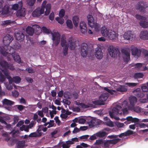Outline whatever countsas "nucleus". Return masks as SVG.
Listing matches in <instances>:
<instances>
[{
    "label": "nucleus",
    "mask_w": 148,
    "mask_h": 148,
    "mask_svg": "<svg viewBox=\"0 0 148 148\" xmlns=\"http://www.w3.org/2000/svg\"><path fill=\"white\" fill-rule=\"evenodd\" d=\"M13 40V36L9 34H7L3 38V42L5 46L1 47L0 49V51L3 56L7 55L8 52L7 51H10V50H13V48L9 45Z\"/></svg>",
    "instance_id": "obj_1"
},
{
    "label": "nucleus",
    "mask_w": 148,
    "mask_h": 148,
    "mask_svg": "<svg viewBox=\"0 0 148 148\" xmlns=\"http://www.w3.org/2000/svg\"><path fill=\"white\" fill-rule=\"evenodd\" d=\"M0 69L6 76L8 75L7 72L8 69L11 70H13L14 69L12 64H9L7 62L3 60H0Z\"/></svg>",
    "instance_id": "obj_2"
},
{
    "label": "nucleus",
    "mask_w": 148,
    "mask_h": 148,
    "mask_svg": "<svg viewBox=\"0 0 148 148\" xmlns=\"http://www.w3.org/2000/svg\"><path fill=\"white\" fill-rule=\"evenodd\" d=\"M121 109V106L119 105H117L115 107L113 108L111 111L109 112L110 117L112 119H114L116 120H119L120 119L119 117L116 116L119 114L120 115L122 114L121 111H120Z\"/></svg>",
    "instance_id": "obj_3"
},
{
    "label": "nucleus",
    "mask_w": 148,
    "mask_h": 148,
    "mask_svg": "<svg viewBox=\"0 0 148 148\" xmlns=\"http://www.w3.org/2000/svg\"><path fill=\"white\" fill-rule=\"evenodd\" d=\"M109 94L108 93H104L101 94L99 97V100L93 101V103L96 105H103L105 102L108 98Z\"/></svg>",
    "instance_id": "obj_4"
},
{
    "label": "nucleus",
    "mask_w": 148,
    "mask_h": 148,
    "mask_svg": "<svg viewBox=\"0 0 148 148\" xmlns=\"http://www.w3.org/2000/svg\"><path fill=\"white\" fill-rule=\"evenodd\" d=\"M120 140V138H117V139L105 140L103 143L104 147V148H109L112 146V145H111V144L114 145L116 144Z\"/></svg>",
    "instance_id": "obj_5"
},
{
    "label": "nucleus",
    "mask_w": 148,
    "mask_h": 148,
    "mask_svg": "<svg viewBox=\"0 0 148 148\" xmlns=\"http://www.w3.org/2000/svg\"><path fill=\"white\" fill-rule=\"evenodd\" d=\"M87 122L89 126L91 127L100 125V121L99 120L92 117L89 118Z\"/></svg>",
    "instance_id": "obj_6"
},
{
    "label": "nucleus",
    "mask_w": 148,
    "mask_h": 148,
    "mask_svg": "<svg viewBox=\"0 0 148 148\" xmlns=\"http://www.w3.org/2000/svg\"><path fill=\"white\" fill-rule=\"evenodd\" d=\"M147 7V4L146 2L143 1H141L138 3L136 9L141 12H144L145 11L146 8Z\"/></svg>",
    "instance_id": "obj_7"
},
{
    "label": "nucleus",
    "mask_w": 148,
    "mask_h": 148,
    "mask_svg": "<svg viewBox=\"0 0 148 148\" xmlns=\"http://www.w3.org/2000/svg\"><path fill=\"white\" fill-rule=\"evenodd\" d=\"M52 40L53 41L54 44L56 46H57L59 44L60 39V35L57 32H54L51 33Z\"/></svg>",
    "instance_id": "obj_8"
},
{
    "label": "nucleus",
    "mask_w": 148,
    "mask_h": 148,
    "mask_svg": "<svg viewBox=\"0 0 148 148\" xmlns=\"http://www.w3.org/2000/svg\"><path fill=\"white\" fill-rule=\"evenodd\" d=\"M123 37L125 40L132 41L135 38V35L132 31H129L125 32Z\"/></svg>",
    "instance_id": "obj_9"
},
{
    "label": "nucleus",
    "mask_w": 148,
    "mask_h": 148,
    "mask_svg": "<svg viewBox=\"0 0 148 148\" xmlns=\"http://www.w3.org/2000/svg\"><path fill=\"white\" fill-rule=\"evenodd\" d=\"M47 2L46 1H44L42 4L41 8L45 11V8L46 11L45 12V15L47 16L49 15L50 11L51 8V5L50 3H48L46 5Z\"/></svg>",
    "instance_id": "obj_10"
},
{
    "label": "nucleus",
    "mask_w": 148,
    "mask_h": 148,
    "mask_svg": "<svg viewBox=\"0 0 148 148\" xmlns=\"http://www.w3.org/2000/svg\"><path fill=\"white\" fill-rule=\"evenodd\" d=\"M88 52V47L86 43H83L81 45V54L83 57H86Z\"/></svg>",
    "instance_id": "obj_11"
},
{
    "label": "nucleus",
    "mask_w": 148,
    "mask_h": 148,
    "mask_svg": "<svg viewBox=\"0 0 148 148\" xmlns=\"http://www.w3.org/2000/svg\"><path fill=\"white\" fill-rule=\"evenodd\" d=\"M118 49L115 48L113 46H110L109 48L108 52L110 56L113 58L116 57L119 52Z\"/></svg>",
    "instance_id": "obj_12"
},
{
    "label": "nucleus",
    "mask_w": 148,
    "mask_h": 148,
    "mask_svg": "<svg viewBox=\"0 0 148 148\" xmlns=\"http://www.w3.org/2000/svg\"><path fill=\"white\" fill-rule=\"evenodd\" d=\"M11 51L10 50V51H7V52H8V54L9 53L10 54L16 62L19 64L22 63L21 62V59L19 55L15 52L13 53L14 50H12V52H11Z\"/></svg>",
    "instance_id": "obj_13"
},
{
    "label": "nucleus",
    "mask_w": 148,
    "mask_h": 148,
    "mask_svg": "<svg viewBox=\"0 0 148 148\" xmlns=\"http://www.w3.org/2000/svg\"><path fill=\"white\" fill-rule=\"evenodd\" d=\"M43 9L39 7L37 8L32 13V16L34 17H37L40 16L45 12Z\"/></svg>",
    "instance_id": "obj_14"
},
{
    "label": "nucleus",
    "mask_w": 148,
    "mask_h": 148,
    "mask_svg": "<svg viewBox=\"0 0 148 148\" xmlns=\"http://www.w3.org/2000/svg\"><path fill=\"white\" fill-rule=\"evenodd\" d=\"M88 24L89 26L91 28L95 27V28L96 25L95 24L94 19L92 15H89L87 16Z\"/></svg>",
    "instance_id": "obj_15"
},
{
    "label": "nucleus",
    "mask_w": 148,
    "mask_h": 148,
    "mask_svg": "<svg viewBox=\"0 0 148 148\" xmlns=\"http://www.w3.org/2000/svg\"><path fill=\"white\" fill-rule=\"evenodd\" d=\"M131 51L132 55L139 57L140 56L142 50L137 47H134L131 49Z\"/></svg>",
    "instance_id": "obj_16"
},
{
    "label": "nucleus",
    "mask_w": 148,
    "mask_h": 148,
    "mask_svg": "<svg viewBox=\"0 0 148 148\" xmlns=\"http://www.w3.org/2000/svg\"><path fill=\"white\" fill-rule=\"evenodd\" d=\"M16 39L19 41H23L25 37L24 34L21 31H18L15 34Z\"/></svg>",
    "instance_id": "obj_17"
},
{
    "label": "nucleus",
    "mask_w": 148,
    "mask_h": 148,
    "mask_svg": "<svg viewBox=\"0 0 148 148\" xmlns=\"http://www.w3.org/2000/svg\"><path fill=\"white\" fill-rule=\"evenodd\" d=\"M79 27L81 33L85 34L87 32V28L86 23L83 21H81L79 24Z\"/></svg>",
    "instance_id": "obj_18"
},
{
    "label": "nucleus",
    "mask_w": 148,
    "mask_h": 148,
    "mask_svg": "<svg viewBox=\"0 0 148 148\" xmlns=\"http://www.w3.org/2000/svg\"><path fill=\"white\" fill-rule=\"evenodd\" d=\"M130 105L128 106V109L130 110H132L133 108V106H134V104L137 101V99L134 96H132L130 97L129 99Z\"/></svg>",
    "instance_id": "obj_19"
},
{
    "label": "nucleus",
    "mask_w": 148,
    "mask_h": 148,
    "mask_svg": "<svg viewBox=\"0 0 148 148\" xmlns=\"http://www.w3.org/2000/svg\"><path fill=\"white\" fill-rule=\"evenodd\" d=\"M7 78L10 79V82H14L15 83H18L20 82L21 79L20 77L18 76L14 77L13 78L10 75H8Z\"/></svg>",
    "instance_id": "obj_20"
},
{
    "label": "nucleus",
    "mask_w": 148,
    "mask_h": 148,
    "mask_svg": "<svg viewBox=\"0 0 148 148\" xmlns=\"http://www.w3.org/2000/svg\"><path fill=\"white\" fill-rule=\"evenodd\" d=\"M68 42L69 49L71 50H74L75 48V42L73 38L71 37L69 39Z\"/></svg>",
    "instance_id": "obj_21"
},
{
    "label": "nucleus",
    "mask_w": 148,
    "mask_h": 148,
    "mask_svg": "<svg viewBox=\"0 0 148 148\" xmlns=\"http://www.w3.org/2000/svg\"><path fill=\"white\" fill-rule=\"evenodd\" d=\"M95 54L97 58L99 59H101L103 57V52L100 48L96 49Z\"/></svg>",
    "instance_id": "obj_22"
},
{
    "label": "nucleus",
    "mask_w": 148,
    "mask_h": 148,
    "mask_svg": "<svg viewBox=\"0 0 148 148\" xmlns=\"http://www.w3.org/2000/svg\"><path fill=\"white\" fill-rule=\"evenodd\" d=\"M122 107H123V108H122L121 107V109H120V111H121V112H123V114L125 115L127 114L128 113V110H129L128 109V106L127 104L126 103H123L122 104Z\"/></svg>",
    "instance_id": "obj_23"
},
{
    "label": "nucleus",
    "mask_w": 148,
    "mask_h": 148,
    "mask_svg": "<svg viewBox=\"0 0 148 148\" xmlns=\"http://www.w3.org/2000/svg\"><path fill=\"white\" fill-rule=\"evenodd\" d=\"M122 53L126 56L125 60L126 62H128L130 58V53L127 49H123L121 50Z\"/></svg>",
    "instance_id": "obj_24"
},
{
    "label": "nucleus",
    "mask_w": 148,
    "mask_h": 148,
    "mask_svg": "<svg viewBox=\"0 0 148 148\" xmlns=\"http://www.w3.org/2000/svg\"><path fill=\"white\" fill-rule=\"evenodd\" d=\"M17 12L16 15L18 17H24L25 15L26 9L22 7Z\"/></svg>",
    "instance_id": "obj_25"
},
{
    "label": "nucleus",
    "mask_w": 148,
    "mask_h": 148,
    "mask_svg": "<svg viewBox=\"0 0 148 148\" xmlns=\"http://www.w3.org/2000/svg\"><path fill=\"white\" fill-rule=\"evenodd\" d=\"M140 37L142 39L148 40V31L146 30L142 31L140 32Z\"/></svg>",
    "instance_id": "obj_26"
},
{
    "label": "nucleus",
    "mask_w": 148,
    "mask_h": 148,
    "mask_svg": "<svg viewBox=\"0 0 148 148\" xmlns=\"http://www.w3.org/2000/svg\"><path fill=\"white\" fill-rule=\"evenodd\" d=\"M110 31L104 26L101 28V32L102 36L106 37L108 36V34Z\"/></svg>",
    "instance_id": "obj_27"
},
{
    "label": "nucleus",
    "mask_w": 148,
    "mask_h": 148,
    "mask_svg": "<svg viewBox=\"0 0 148 148\" xmlns=\"http://www.w3.org/2000/svg\"><path fill=\"white\" fill-rule=\"evenodd\" d=\"M108 36L106 37L108 38L110 40H114L116 37V32L112 30H110L108 34Z\"/></svg>",
    "instance_id": "obj_28"
},
{
    "label": "nucleus",
    "mask_w": 148,
    "mask_h": 148,
    "mask_svg": "<svg viewBox=\"0 0 148 148\" xmlns=\"http://www.w3.org/2000/svg\"><path fill=\"white\" fill-rule=\"evenodd\" d=\"M127 90V86L125 85H120L116 89L117 91L121 92H126Z\"/></svg>",
    "instance_id": "obj_29"
},
{
    "label": "nucleus",
    "mask_w": 148,
    "mask_h": 148,
    "mask_svg": "<svg viewBox=\"0 0 148 148\" xmlns=\"http://www.w3.org/2000/svg\"><path fill=\"white\" fill-rule=\"evenodd\" d=\"M61 45L62 47H64L68 45L66 40V38L64 35L63 34L61 38Z\"/></svg>",
    "instance_id": "obj_30"
},
{
    "label": "nucleus",
    "mask_w": 148,
    "mask_h": 148,
    "mask_svg": "<svg viewBox=\"0 0 148 148\" xmlns=\"http://www.w3.org/2000/svg\"><path fill=\"white\" fill-rule=\"evenodd\" d=\"M3 103V105H12L14 104V102L6 99H4L2 101Z\"/></svg>",
    "instance_id": "obj_31"
},
{
    "label": "nucleus",
    "mask_w": 148,
    "mask_h": 148,
    "mask_svg": "<svg viewBox=\"0 0 148 148\" xmlns=\"http://www.w3.org/2000/svg\"><path fill=\"white\" fill-rule=\"evenodd\" d=\"M23 6V3L22 1H20L18 4H14L12 7V8L14 10H17L18 8H22Z\"/></svg>",
    "instance_id": "obj_32"
},
{
    "label": "nucleus",
    "mask_w": 148,
    "mask_h": 148,
    "mask_svg": "<svg viewBox=\"0 0 148 148\" xmlns=\"http://www.w3.org/2000/svg\"><path fill=\"white\" fill-rule=\"evenodd\" d=\"M26 32L30 36H32L34 32V29L33 27L28 26L26 29Z\"/></svg>",
    "instance_id": "obj_33"
},
{
    "label": "nucleus",
    "mask_w": 148,
    "mask_h": 148,
    "mask_svg": "<svg viewBox=\"0 0 148 148\" xmlns=\"http://www.w3.org/2000/svg\"><path fill=\"white\" fill-rule=\"evenodd\" d=\"M73 23L75 27H77L79 22V18L77 16H75L73 18Z\"/></svg>",
    "instance_id": "obj_34"
},
{
    "label": "nucleus",
    "mask_w": 148,
    "mask_h": 148,
    "mask_svg": "<svg viewBox=\"0 0 148 148\" xmlns=\"http://www.w3.org/2000/svg\"><path fill=\"white\" fill-rule=\"evenodd\" d=\"M9 10V7L7 5H5L3 8H2L1 14H6L8 13Z\"/></svg>",
    "instance_id": "obj_35"
},
{
    "label": "nucleus",
    "mask_w": 148,
    "mask_h": 148,
    "mask_svg": "<svg viewBox=\"0 0 148 148\" xmlns=\"http://www.w3.org/2000/svg\"><path fill=\"white\" fill-rule=\"evenodd\" d=\"M25 140H21L18 141L17 143V148H23L25 145Z\"/></svg>",
    "instance_id": "obj_36"
},
{
    "label": "nucleus",
    "mask_w": 148,
    "mask_h": 148,
    "mask_svg": "<svg viewBox=\"0 0 148 148\" xmlns=\"http://www.w3.org/2000/svg\"><path fill=\"white\" fill-rule=\"evenodd\" d=\"M64 97L66 99H70L72 97V95L71 92L67 91L64 93Z\"/></svg>",
    "instance_id": "obj_37"
},
{
    "label": "nucleus",
    "mask_w": 148,
    "mask_h": 148,
    "mask_svg": "<svg viewBox=\"0 0 148 148\" xmlns=\"http://www.w3.org/2000/svg\"><path fill=\"white\" fill-rule=\"evenodd\" d=\"M145 21H140L139 23L140 25L143 28L148 27V22Z\"/></svg>",
    "instance_id": "obj_38"
},
{
    "label": "nucleus",
    "mask_w": 148,
    "mask_h": 148,
    "mask_svg": "<svg viewBox=\"0 0 148 148\" xmlns=\"http://www.w3.org/2000/svg\"><path fill=\"white\" fill-rule=\"evenodd\" d=\"M143 74L141 73H137L134 74V77L135 79L143 78Z\"/></svg>",
    "instance_id": "obj_39"
},
{
    "label": "nucleus",
    "mask_w": 148,
    "mask_h": 148,
    "mask_svg": "<svg viewBox=\"0 0 148 148\" xmlns=\"http://www.w3.org/2000/svg\"><path fill=\"white\" fill-rule=\"evenodd\" d=\"M66 24L67 27L69 28L70 29H71L73 28V24L71 20L69 19L67 20L66 21Z\"/></svg>",
    "instance_id": "obj_40"
},
{
    "label": "nucleus",
    "mask_w": 148,
    "mask_h": 148,
    "mask_svg": "<svg viewBox=\"0 0 148 148\" xmlns=\"http://www.w3.org/2000/svg\"><path fill=\"white\" fill-rule=\"evenodd\" d=\"M92 104L89 103L86 104L84 103H81L80 105L81 107L84 108H87L89 107H92Z\"/></svg>",
    "instance_id": "obj_41"
},
{
    "label": "nucleus",
    "mask_w": 148,
    "mask_h": 148,
    "mask_svg": "<svg viewBox=\"0 0 148 148\" xmlns=\"http://www.w3.org/2000/svg\"><path fill=\"white\" fill-rule=\"evenodd\" d=\"M106 133L105 132H99L96 134L97 136L103 137L106 135Z\"/></svg>",
    "instance_id": "obj_42"
},
{
    "label": "nucleus",
    "mask_w": 148,
    "mask_h": 148,
    "mask_svg": "<svg viewBox=\"0 0 148 148\" xmlns=\"http://www.w3.org/2000/svg\"><path fill=\"white\" fill-rule=\"evenodd\" d=\"M104 90L107 91L108 93H110V94L113 95L115 93H116V92L114 90H110L107 87H104Z\"/></svg>",
    "instance_id": "obj_43"
},
{
    "label": "nucleus",
    "mask_w": 148,
    "mask_h": 148,
    "mask_svg": "<svg viewBox=\"0 0 148 148\" xmlns=\"http://www.w3.org/2000/svg\"><path fill=\"white\" fill-rule=\"evenodd\" d=\"M12 82H10V79H9V83H6L5 84V86L7 89L8 90H11L13 88V84H12Z\"/></svg>",
    "instance_id": "obj_44"
},
{
    "label": "nucleus",
    "mask_w": 148,
    "mask_h": 148,
    "mask_svg": "<svg viewBox=\"0 0 148 148\" xmlns=\"http://www.w3.org/2000/svg\"><path fill=\"white\" fill-rule=\"evenodd\" d=\"M135 17L138 20H140V21H145L146 20V18L141 15L136 14L135 16Z\"/></svg>",
    "instance_id": "obj_45"
},
{
    "label": "nucleus",
    "mask_w": 148,
    "mask_h": 148,
    "mask_svg": "<svg viewBox=\"0 0 148 148\" xmlns=\"http://www.w3.org/2000/svg\"><path fill=\"white\" fill-rule=\"evenodd\" d=\"M29 137H40V134H37L36 132H34L31 133L28 136Z\"/></svg>",
    "instance_id": "obj_46"
},
{
    "label": "nucleus",
    "mask_w": 148,
    "mask_h": 148,
    "mask_svg": "<svg viewBox=\"0 0 148 148\" xmlns=\"http://www.w3.org/2000/svg\"><path fill=\"white\" fill-rule=\"evenodd\" d=\"M145 94L144 93L141 92H138L136 94V96L138 98L143 97L145 96Z\"/></svg>",
    "instance_id": "obj_47"
},
{
    "label": "nucleus",
    "mask_w": 148,
    "mask_h": 148,
    "mask_svg": "<svg viewBox=\"0 0 148 148\" xmlns=\"http://www.w3.org/2000/svg\"><path fill=\"white\" fill-rule=\"evenodd\" d=\"M68 45H66L64 47L63 49V52L64 55L66 56L67 54L68 50Z\"/></svg>",
    "instance_id": "obj_48"
},
{
    "label": "nucleus",
    "mask_w": 148,
    "mask_h": 148,
    "mask_svg": "<svg viewBox=\"0 0 148 148\" xmlns=\"http://www.w3.org/2000/svg\"><path fill=\"white\" fill-rule=\"evenodd\" d=\"M147 86H143L141 87V89L143 92H145L148 91V82L147 84Z\"/></svg>",
    "instance_id": "obj_49"
},
{
    "label": "nucleus",
    "mask_w": 148,
    "mask_h": 148,
    "mask_svg": "<svg viewBox=\"0 0 148 148\" xmlns=\"http://www.w3.org/2000/svg\"><path fill=\"white\" fill-rule=\"evenodd\" d=\"M56 20L59 23L62 24L64 23V20L62 18L57 17L56 18Z\"/></svg>",
    "instance_id": "obj_50"
},
{
    "label": "nucleus",
    "mask_w": 148,
    "mask_h": 148,
    "mask_svg": "<svg viewBox=\"0 0 148 148\" xmlns=\"http://www.w3.org/2000/svg\"><path fill=\"white\" fill-rule=\"evenodd\" d=\"M106 125L110 127H113L114 126V124L112 121L110 120L107 121L105 122Z\"/></svg>",
    "instance_id": "obj_51"
},
{
    "label": "nucleus",
    "mask_w": 148,
    "mask_h": 148,
    "mask_svg": "<svg viewBox=\"0 0 148 148\" xmlns=\"http://www.w3.org/2000/svg\"><path fill=\"white\" fill-rule=\"evenodd\" d=\"M125 136H126L133 134H134V131L128 130L125 132Z\"/></svg>",
    "instance_id": "obj_52"
},
{
    "label": "nucleus",
    "mask_w": 148,
    "mask_h": 148,
    "mask_svg": "<svg viewBox=\"0 0 148 148\" xmlns=\"http://www.w3.org/2000/svg\"><path fill=\"white\" fill-rule=\"evenodd\" d=\"M5 77L4 75H3L2 73L0 71V82H3L5 81Z\"/></svg>",
    "instance_id": "obj_53"
},
{
    "label": "nucleus",
    "mask_w": 148,
    "mask_h": 148,
    "mask_svg": "<svg viewBox=\"0 0 148 148\" xmlns=\"http://www.w3.org/2000/svg\"><path fill=\"white\" fill-rule=\"evenodd\" d=\"M65 12L64 9H62L60 11L59 13V16L61 18H62L64 15Z\"/></svg>",
    "instance_id": "obj_54"
},
{
    "label": "nucleus",
    "mask_w": 148,
    "mask_h": 148,
    "mask_svg": "<svg viewBox=\"0 0 148 148\" xmlns=\"http://www.w3.org/2000/svg\"><path fill=\"white\" fill-rule=\"evenodd\" d=\"M42 125H40L38 126V128L36 132H37V134H40V136L42 135V133L41 132V127Z\"/></svg>",
    "instance_id": "obj_55"
},
{
    "label": "nucleus",
    "mask_w": 148,
    "mask_h": 148,
    "mask_svg": "<svg viewBox=\"0 0 148 148\" xmlns=\"http://www.w3.org/2000/svg\"><path fill=\"white\" fill-rule=\"evenodd\" d=\"M133 110L137 113H139L140 112V108L138 106L134 107V106H133V109L132 110Z\"/></svg>",
    "instance_id": "obj_56"
},
{
    "label": "nucleus",
    "mask_w": 148,
    "mask_h": 148,
    "mask_svg": "<svg viewBox=\"0 0 148 148\" xmlns=\"http://www.w3.org/2000/svg\"><path fill=\"white\" fill-rule=\"evenodd\" d=\"M28 4L30 6H33L36 0H27Z\"/></svg>",
    "instance_id": "obj_57"
},
{
    "label": "nucleus",
    "mask_w": 148,
    "mask_h": 148,
    "mask_svg": "<svg viewBox=\"0 0 148 148\" xmlns=\"http://www.w3.org/2000/svg\"><path fill=\"white\" fill-rule=\"evenodd\" d=\"M42 32L46 34H49V30L47 29L45 27H42Z\"/></svg>",
    "instance_id": "obj_58"
},
{
    "label": "nucleus",
    "mask_w": 148,
    "mask_h": 148,
    "mask_svg": "<svg viewBox=\"0 0 148 148\" xmlns=\"http://www.w3.org/2000/svg\"><path fill=\"white\" fill-rule=\"evenodd\" d=\"M12 96L15 97H17L19 95V93L15 90L12 91Z\"/></svg>",
    "instance_id": "obj_59"
},
{
    "label": "nucleus",
    "mask_w": 148,
    "mask_h": 148,
    "mask_svg": "<svg viewBox=\"0 0 148 148\" xmlns=\"http://www.w3.org/2000/svg\"><path fill=\"white\" fill-rule=\"evenodd\" d=\"M125 84L130 87H134L137 85V84L134 83H126Z\"/></svg>",
    "instance_id": "obj_60"
},
{
    "label": "nucleus",
    "mask_w": 148,
    "mask_h": 148,
    "mask_svg": "<svg viewBox=\"0 0 148 148\" xmlns=\"http://www.w3.org/2000/svg\"><path fill=\"white\" fill-rule=\"evenodd\" d=\"M142 52L143 55L148 58V51L144 49L142 50Z\"/></svg>",
    "instance_id": "obj_61"
},
{
    "label": "nucleus",
    "mask_w": 148,
    "mask_h": 148,
    "mask_svg": "<svg viewBox=\"0 0 148 148\" xmlns=\"http://www.w3.org/2000/svg\"><path fill=\"white\" fill-rule=\"evenodd\" d=\"M104 143L103 140L98 139L96 140L95 144L97 145H100L103 144Z\"/></svg>",
    "instance_id": "obj_62"
},
{
    "label": "nucleus",
    "mask_w": 148,
    "mask_h": 148,
    "mask_svg": "<svg viewBox=\"0 0 148 148\" xmlns=\"http://www.w3.org/2000/svg\"><path fill=\"white\" fill-rule=\"evenodd\" d=\"M134 66L135 68L139 69L142 67L143 64L141 63H137Z\"/></svg>",
    "instance_id": "obj_63"
},
{
    "label": "nucleus",
    "mask_w": 148,
    "mask_h": 148,
    "mask_svg": "<svg viewBox=\"0 0 148 148\" xmlns=\"http://www.w3.org/2000/svg\"><path fill=\"white\" fill-rule=\"evenodd\" d=\"M36 123V122L34 121H32L29 124V128H31L33 127Z\"/></svg>",
    "instance_id": "obj_64"
}]
</instances>
